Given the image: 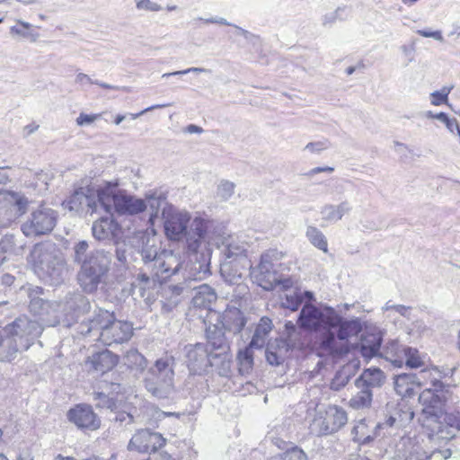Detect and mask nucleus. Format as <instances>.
<instances>
[{
  "mask_svg": "<svg viewBox=\"0 0 460 460\" xmlns=\"http://www.w3.org/2000/svg\"><path fill=\"white\" fill-rule=\"evenodd\" d=\"M303 305L297 325L300 329L315 333L314 347L319 354L339 355L341 350L337 341H348L358 336L362 331V321L358 317L346 319L332 306L324 305L318 307L311 302L314 300L313 292L300 290Z\"/></svg>",
  "mask_w": 460,
  "mask_h": 460,
  "instance_id": "1",
  "label": "nucleus"
},
{
  "mask_svg": "<svg viewBox=\"0 0 460 460\" xmlns=\"http://www.w3.org/2000/svg\"><path fill=\"white\" fill-rule=\"evenodd\" d=\"M215 222L208 218L196 217L190 222L188 212H177L167 217L164 231L170 240L179 241L185 238L186 250L189 253H198L204 242H211V229Z\"/></svg>",
  "mask_w": 460,
  "mask_h": 460,
  "instance_id": "2",
  "label": "nucleus"
},
{
  "mask_svg": "<svg viewBox=\"0 0 460 460\" xmlns=\"http://www.w3.org/2000/svg\"><path fill=\"white\" fill-rule=\"evenodd\" d=\"M87 241H79L74 246V261L80 265L77 280L86 293H93L103 281L111 263V253L102 249L88 252Z\"/></svg>",
  "mask_w": 460,
  "mask_h": 460,
  "instance_id": "3",
  "label": "nucleus"
},
{
  "mask_svg": "<svg viewBox=\"0 0 460 460\" xmlns=\"http://www.w3.org/2000/svg\"><path fill=\"white\" fill-rule=\"evenodd\" d=\"M43 332L36 320L20 316L0 329V361L11 362L18 352L27 350Z\"/></svg>",
  "mask_w": 460,
  "mask_h": 460,
  "instance_id": "4",
  "label": "nucleus"
},
{
  "mask_svg": "<svg viewBox=\"0 0 460 460\" xmlns=\"http://www.w3.org/2000/svg\"><path fill=\"white\" fill-rule=\"evenodd\" d=\"M34 270L39 277L52 286L64 279L66 266L56 244L50 242L37 243L31 252Z\"/></svg>",
  "mask_w": 460,
  "mask_h": 460,
  "instance_id": "5",
  "label": "nucleus"
},
{
  "mask_svg": "<svg viewBox=\"0 0 460 460\" xmlns=\"http://www.w3.org/2000/svg\"><path fill=\"white\" fill-rule=\"evenodd\" d=\"M282 254L277 250H269L262 253L259 264L252 268L251 276L258 286L267 291L276 288L279 278V261Z\"/></svg>",
  "mask_w": 460,
  "mask_h": 460,
  "instance_id": "6",
  "label": "nucleus"
},
{
  "mask_svg": "<svg viewBox=\"0 0 460 460\" xmlns=\"http://www.w3.org/2000/svg\"><path fill=\"white\" fill-rule=\"evenodd\" d=\"M191 270H195V272H190L188 274V291H194L192 305L196 308L210 310L211 305L217 301V298L215 290L207 284L192 286V282L201 280L208 274H210L209 264L199 263L198 268L194 267V269H191Z\"/></svg>",
  "mask_w": 460,
  "mask_h": 460,
  "instance_id": "7",
  "label": "nucleus"
},
{
  "mask_svg": "<svg viewBox=\"0 0 460 460\" xmlns=\"http://www.w3.org/2000/svg\"><path fill=\"white\" fill-rule=\"evenodd\" d=\"M185 357L187 367L194 375H201L209 367H215L220 375H225L227 372L222 370L217 358H212V353L208 349V345L204 343L185 346Z\"/></svg>",
  "mask_w": 460,
  "mask_h": 460,
  "instance_id": "8",
  "label": "nucleus"
},
{
  "mask_svg": "<svg viewBox=\"0 0 460 460\" xmlns=\"http://www.w3.org/2000/svg\"><path fill=\"white\" fill-rule=\"evenodd\" d=\"M208 349L212 358H217L223 371H228L231 362L230 343L225 332L218 324H212L206 329Z\"/></svg>",
  "mask_w": 460,
  "mask_h": 460,
  "instance_id": "9",
  "label": "nucleus"
},
{
  "mask_svg": "<svg viewBox=\"0 0 460 460\" xmlns=\"http://www.w3.org/2000/svg\"><path fill=\"white\" fill-rule=\"evenodd\" d=\"M382 356L397 367H402L405 364L409 368H418L423 365L417 349L403 345L397 341H389Z\"/></svg>",
  "mask_w": 460,
  "mask_h": 460,
  "instance_id": "10",
  "label": "nucleus"
},
{
  "mask_svg": "<svg viewBox=\"0 0 460 460\" xmlns=\"http://www.w3.org/2000/svg\"><path fill=\"white\" fill-rule=\"evenodd\" d=\"M57 220L58 213L54 209L41 207L22 225V231L27 237L47 234L53 230Z\"/></svg>",
  "mask_w": 460,
  "mask_h": 460,
  "instance_id": "11",
  "label": "nucleus"
},
{
  "mask_svg": "<svg viewBox=\"0 0 460 460\" xmlns=\"http://www.w3.org/2000/svg\"><path fill=\"white\" fill-rule=\"evenodd\" d=\"M447 393L445 384L437 379H430V386L426 387L419 395V402L423 406V412L438 418L447 402Z\"/></svg>",
  "mask_w": 460,
  "mask_h": 460,
  "instance_id": "12",
  "label": "nucleus"
},
{
  "mask_svg": "<svg viewBox=\"0 0 460 460\" xmlns=\"http://www.w3.org/2000/svg\"><path fill=\"white\" fill-rule=\"evenodd\" d=\"M348 421L346 411L337 405L329 406L323 416L315 418L311 424L312 432L327 436L340 430Z\"/></svg>",
  "mask_w": 460,
  "mask_h": 460,
  "instance_id": "13",
  "label": "nucleus"
},
{
  "mask_svg": "<svg viewBox=\"0 0 460 460\" xmlns=\"http://www.w3.org/2000/svg\"><path fill=\"white\" fill-rule=\"evenodd\" d=\"M68 325L77 323L79 319L91 310L90 300L79 291L68 292L60 304Z\"/></svg>",
  "mask_w": 460,
  "mask_h": 460,
  "instance_id": "14",
  "label": "nucleus"
},
{
  "mask_svg": "<svg viewBox=\"0 0 460 460\" xmlns=\"http://www.w3.org/2000/svg\"><path fill=\"white\" fill-rule=\"evenodd\" d=\"M431 376V370L422 369L418 374L401 373L394 376V390L402 398H411L415 394V388L428 384Z\"/></svg>",
  "mask_w": 460,
  "mask_h": 460,
  "instance_id": "15",
  "label": "nucleus"
},
{
  "mask_svg": "<svg viewBox=\"0 0 460 460\" xmlns=\"http://www.w3.org/2000/svg\"><path fill=\"white\" fill-rule=\"evenodd\" d=\"M100 391L93 393L95 406L101 409L115 411L119 408L118 395L122 392V385L118 381L104 378L99 382Z\"/></svg>",
  "mask_w": 460,
  "mask_h": 460,
  "instance_id": "16",
  "label": "nucleus"
},
{
  "mask_svg": "<svg viewBox=\"0 0 460 460\" xmlns=\"http://www.w3.org/2000/svg\"><path fill=\"white\" fill-rule=\"evenodd\" d=\"M182 268L181 257L170 250L160 251L159 257L150 271L161 282L177 274Z\"/></svg>",
  "mask_w": 460,
  "mask_h": 460,
  "instance_id": "17",
  "label": "nucleus"
},
{
  "mask_svg": "<svg viewBox=\"0 0 460 460\" xmlns=\"http://www.w3.org/2000/svg\"><path fill=\"white\" fill-rule=\"evenodd\" d=\"M143 384L146 390L158 400L170 399L176 392L173 379L147 370L145 373Z\"/></svg>",
  "mask_w": 460,
  "mask_h": 460,
  "instance_id": "18",
  "label": "nucleus"
},
{
  "mask_svg": "<svg viewBox=\"0 0 460 460\" xmlns=\"http://www.w3.org/2000/svg\"><path fill=\"white\" fill-rule=\"evenodd\" d=\"M165 438L162 434L149 429L138 430L131 438L128 448L139 453H152L165 445Z\"/></svg>",
  "mask_w": 460,
  "mask_h": 460,
  "instance_id": "19",
  "label": "nucleus"
},
{
  "mask_svg": "<svg viewBox=\"0 0 460 460\" xmlns=\"http://www.w3.org/2000/svg\"><path fill=\"white\" fill-rule=\"evenodd\" d=\"M161 281L151 272H139L131 283V291L134 296L142 298L147 305H151L157 296V285Z\"/></svg>",
  "mask_w": 460,
  "mask_h": 460,
  "instance_id": "20",
  "label": "nucleus"
},
{
  "mask_svg": "<svg viewBox=\"0 0 460 460\" xmlns=\"http://www.w3.org/2000/svg\"><path fill=\"white\" fill-rule=\"evenodd\" d=\"M67 419L79 429L93 431L101 427V420L92 406L77 404L67 411Z\"/></svg>",
  "mask_w": 460,
  "mask_h": 460,
  "instance_id": "21",
  "label": "nucleus"
},
{
  "mask_svg": "<svg viewBox=\"0 0 460 460\" xmlns=\"http://www.w3.org/2000/svg\"><path fill=\"white\" fill-rule=\"evenodd\" d=\"M133 335L132 323L127 321L115 320L99 333V340L105 346L121 344L130 340Z\"/></svg>",
  "mask_w": 460,
  "mask_h": 460,
  "instance_id": "22",
  "label": "nucleus"
},
{
  "mask_svg": "<svg viewBox=\"0 0 460 460\" xmlns=\"http://www.w3.org/2000/svg\"><path fill=\"white\" fill-rule=\"evenodd\" d=\"M92 234L98 241H117L122 234V228L112 217L106 216L93 222Z\"/></svg>",
  "mask_w": 460,
  "mask_h": 460,
  "instance_id": "23",
  "label": "nucleus"
},
{
  "mask_svg": "<svg viewBox=\"0 0 460 460\" xmlns=\"http://www.w3.org/2000/svg\"><path fill=\"white\" fill-rule=\"evenodd\" d=\"M116 320L113 313L109 312L102 308H98L94 311L93 315L87 321H82L77 330L82 335H88L93 331L99 332L103 331L106 327H109Z\"/></svg>",
  "mask_w": 460,
  "mask_h": 460,
  "instance_id": "24",
  "label": "nucleus"
},
{
  "mask_svg": "<svg viewBox=\"0 0 460 460\" xmlns=\"http://www.w3.org/2000/svg\"><path fill=\"white\" fill-rule=\"evenodd\" d=\"M217 324L224 331L237 334L244 328L246 318L237 307L228 306L222 314L217 315Z\"/></svg>",
  "mask_w": 460,
  "mask_h": 460,
  "instance_id": "25",
  "label": "nucleus"
},
{
  "mask_svg": "<svg viewBox=\"0 0 460 460\" xmlns=\"http://www.w3.org/2000/svg\"><path fill=\"white\" fill-rule=\"evenodd\" d=\"M117 363L118 357L110 350L104 349L88 357L85 366L90 369L102 373V379H108L109 372L112 370Z\"/></svg>",
  "mask_w": 460,
  "mask_h": 460,
  "instance_id": "26",
  "label": "nucleus"
},
{
  "mask_svg": "<svg viewBox=\"0 0 460 460\" xmlns=\"http://www.w3.org/2000/svg\"><path fill=\"white\" fill-rule=\"evenodd\" d=\"M117 184L107 182L103 188L94 190L91 188V199L94 204H91V214L96 212L99 208L110 212L111 206H114V199L119 194H116Z\"/></svg>",
  "mask_w": 460,
  "mask_h": 460,
  "instance_id": "27",
  "label": "nucleus"
},
{
  "mask_svg": "<svg viewBox=\"0 0 460 460\" xmlns=\"http://www.w3.org/2000/svg\"><path fill=\"white\" fill-rule=\"evenodd\" d=\"M188 276H184V282L177 285L164 287L162 290V310L165 313L172 312L182 300L188 292Z\"/></svg>",
  "mask_w": 460,
  "mask_h": 460,
  "instance_id": "28",
  "label": "nucleus"
},
{
  "mask_svg": "<svg viewBox=\"0 0 460 460\" xmlns=\"http://www.w3.org/2000/svg\"><path fill=\"white\" fill-rule=\"evenodd\" d=\"M114 208L119 215H137L146 209V203L145 199L119 194L114 199Z\"/></svg>",
  "mask_w": 460,
  "mask_h": 460,
  "instance_id": "29",
  "label": "nucleus"
},
{
  "mask_svg": "<svg viewBox=\"0 0 460 460\" xmlns=\"http://www.w3.org/2000/svg\"><path fill=\"white\" fill-rule=\"evenodd\" d=\"M246 252L247 249L244 243L234 241L232 238L227 240L222 249V254L225 259L221 264V272H225L229 265L235 261L246 259Z\"/></svg>",
  "mask_w": 460,
  "mask_h": 460,
  "instance_id": "30",
  "label": "nucleus"
},
{
  "mask_svg": "<svg viewBox=\"0 0 460 460\" xmlns=\"http://www.w3.org/2000/svg\"><path fill=\"white\" fill-rule=\"evenodd\" d=\"M385 380L384 372L377 367H369L360 374L355 380V386L357 388L369 389L372 391L374 388H379L383 385Z\"/></svg>",
  "mask_w": 460,
  "mask_h": 460,
  "instance_id": "31",
  "label": "nucleus"
},
{
  "mask_svg": "<svg viewBox=\"0 0 460 460\" xmlns=\"http://www.w3.org/2000/svg\"><path fill=\"white\" fill-rule=\"evenodd\" d=\"M91 199V188H79L66 200V207L71 211L83 212L86 208V213H91V204H94Z\"/></svg>",
  "mask_w": 460,
  "mask_h": 460,
  "instance_id": "32",
  "label": "nucleus"
},
{
  "mask_svg": "<svg viewBox=\"0 0 460 460\" xmlns=\"http://www.w3.org/2000/svg\"><path fill=\"white\" fill-rule=\"evenodd\" d=\"M176 359L172 352L166 351L160 358H156L154 364L147 368V371L155 373L174 380Z\"/></svg>",
  "mask_w": 460,
  "mask_h": 460,
  "instance_id": "33",
  "label": "nucleus"
},
{
  "mask_svg": "<svg viewBox=\"0 0 460 460\" xmlns=\"http://www.w3.org/2000/svg\"><path fill=\"white\" fill-rule=\"evenodd\" d=\"M27 295L30 299L29 309L34 315H41L48 311L49 302L42 298L44 289L38 286H29L26 288Z\"/></svg>",
  "mask_w": 460,
  "mask_h": 460,
  "instance_id": "34",
  "label": "nucleus"
},
{
  "mask_svg": "<svg viewBox=\"0 0 460 460\" xmlns=\"http://www.w3.org/2000/svg\"><path fill=\"white\" fill-rule=\"evenodd\" d=\"M382 342L383 337L379 332L367 333L360 343L361 356L369 359L376 357L379 354Z\"/></svg>",
  "mask_w": 460,
  "mask_h": 460,
  "instance_id": "35",
  "label": "nucleus"
},
{
  "mask_svg": "<svg viewBox=\"0 0 460 460\" xmlns=\"http://www.w3.org/2000/svg\"><path fill=\"white\" fill-rule=\"evenodd\" d=\"M352 210L349 201L343 200L338 205L325 204L321 208L322 218L324 221L336 223L340 221L344 215L349 214Z\"/></svg>",
  "mask_w": 460,
  "mask_h": 460,
  "instance_id": "36",
  "label": "nucleus"
},
{
  "mask_svg": "<svg viewBox=\"0 0 460 460\" xmlns=\"http://www.w3.org/2000/svg\"><path fill=\"white\" fill-rule=\"evenodd\" d=\"M272 322L268 317H262L257 324L254 333L250 341L251 347L262 349L267 343L269 334L272 330Z\"/></svg>",
  "mask_w": 460,
  "mask_h": 460,
  "instance_id": "37",
  "label": "nucleus"
},
{
  "mask_svg": "<svg viewBox=\"0 0 460 460\" xmlns=\"http://www.w3.org/2000/svg\"><path fill=\"white\" fill-rule=\"evenodd\" d=\"M289 350L276 339L273 342H268L266 347V359L271 366L281 365L288 356Z\"/></svg>",
  "mask_w": 460,
  "mask_h": 460,
  "instance_id": "38",
  "label": "nucleus"
},
{
  "mask_svg": "<svg viewBox=\"0 0 460 460\" xmlns=\"http://www.w3.org/2000/svg\"><path fill=\"white\" fill-rule=\"evenodd\" d=\"M456 437V431L445 420L437 421L429 433V439L434 443H447Z\"/></svg>",
  "mask_w": 460,
  "mask_h": 460,
  "instance_id": "39",
  "label": "nucleus"
},
{
  "mask_svg": "<svg viewBox=\"0 0 460 460\" xmlns=\"http://www.w3.org/2000/svg\"><path fill=\"white\" fill-rule=\"evenodd\" d=\"M0 200H4L13 206L16 210V214L23 215L29 204V200L23 195L7 190H0Z\"/></svg>",
  "mask_w": 460,
  "mask_h": 460,
  "instance_id": "40",
  "label": "nucleus"
},
{
  "mask_svg": "<svg viewBox=\"0 0 460 460\" xmlns=\"http://www.w3.org/2000/svg\"><path fill=\"white\" fill-rule=\"evenodd\" d=\"M351 16V7L348 5L338 6L333 12L323 15L322 25L325 28L332 27L337 22L347 21Z\"/></svg>",
  "mask_w": 460,
  "mask_h": 460,
  "instance_id": "41",
  "label": "nucleus"
},
{
  "mask_svg": "<svg viewBox=\"0 0 460 460\" xmlns=\"http://www.w3.org/2000/svg\"><path fill=\"white\" fill-rule=\"evenodd\" d=\"M12 35L19 36L34 42L39 38V33L32 29V25L27 22L18 21L17 24L10 28Z\"/></svg>",
  "mask_w": 460,
  "mask_h": 460,
  "instance_id": "42",
  "label": "nucleus"
},
{
  "mask_svg": "<svg viewBox=\"0 0 460 460\" xmlns=\"http://www.w3.org/2000/svg\"><path fill=\"white\" fill-rule=\"evenodd\" d=\"M305 236L309 242L323 252H328V243L325 235L317 227L309 226L306 228Z\"/></svg>",
  "mask_w": 460,
  "mask_h": 460,
  "instance_id": "43",
  "label": "nucleus"
},
{
  "mask_svg": "<svg viewBox=\"0 0 460 460\" xmlns=\"http://www.w3.org/2000/svg\"><path fill=\"white\" fill-rule=\"evenodd\" d=\"M128 368L143 371L147 367V359L137 349L128 350L124 357Z\"/></svg>",
  "mask_w": 460,
  "mask_h": 460,
  "instance_id": "44",
  "label": "nucleus"
},
{
  "mask_svg": "<svg viewBox=\"0 0 460 460\" xmlns=\"http://www.w3.org/2000/svg\"><path fill=\"white\" fill-rule=\"evenodd\" d=\"M358 392L349 400V405L355 410L367 408L371 405L373 394L369 389L358 388Z\"/></svg>",
  "mask_w": 460,
  "mask_h": 460,
  "instance_id": "45",
  "label": "nucleus"
},
{
  "mask_svg": "<svg viewBox=\"0 0 460 460\" xmlns=\"http://www.w3.org/2000/svg\"><path fill=\"white\" fill-rule=\"evenodd\" d=\"M146 207L151 208V217H157L160 208L166 202V195L162 191L150 190L146 194Z\"/></svg>",
  "mask_w": 460,
  "mask_h": 460,
  "instance_id": "46",
  "label": "nucleus"
},
{
  "mask_svg": "<svg viewBox=\"0 0 460 460\" xmlns=\"http://www.w3.org/2000/svg\"><path fill=\"white\" fill-rule=\"evenodd\" d=\"M302 304L303 297L300 296V289L290 291L281 297V306L292 312L297 311Z\"/></svg>",
  "mask_w": 460,
  "mask_h": 460,
  "instance_id": "47",
  "label": "nucleus"
},
{
  "mask_svg": "<svg viewBox=\"0 0 460 460\" xmlns=\"http://www.w3.org/2000/svg\"><path fill=\"white\" fill-rule=\"evenodd\" d=\"M269 460H308V458L302 448L293 446L283 453L271 456Z\"/></svg>",
  "mask_w": 460,
  "mask_h": 460,
  "instance_id": "48",
  "label": "nucleus"
},
{
  "mask_svg": "<svg viewBox=\"0 0 460 460\" xmlns=\"http://www.w3.org/2000/svg\"><path fill=\"white\" fill-rule=\"evenodd\" d=\"M160 252L155 245H148L147 243L142 247L141 256L146 270H150L152 267L156 264V259L159 257Z\"/></svg>",
  "mask_w": 460,
  "mask_h": 460,
  "instance_id": "49",
  "label": "nucleus"
},
{
  "mask_svg": "<svg viewBox=\"0 0 460 460\" xmlns=\"http://www.w3.org/2000/svg\"><path fill=\"white\" fill-rule=\"evenodd\" d=\"M367 425L365 420H360L358 425L352 429L353 440L360 445H368L374 440V436L367 434Z\"/></svg>",
  "mask_w": 460,
  "mask_h": 460,
  "instance_id": "50",
  "label": "nucleus"
},
{
  "mask_svg": "<svg viewBox=\"0 0 460 460\" xmlns=\"http://www.w3.org/2000/svg\"><path fill=\"white\" fill-rule=\"evenodd\" d=\"M119 408L115 411H111L114 417L112 420L120 424H129L134 421V417L131 412L128 411V406L126 404H122V401L119 400Z\"/></svg>",
  "mask_w": 460,
  "mask_h": 460,
  "instance_id": "51",
  "label": "nucleus"
},
{
  "mask_svg": "<svg viewBox=\"0 0 460 460\" xmlns=\"http://www.w3.org/2000/svg\"><path fill=\"white\" fill-rule=\"evenodd\" d=\"M454 86H444L439 91H435L430 93V102L434 106L446 104L448 102V95L453 90Z\"/></svg>",
  "mask_w": 460,
  "mask_h": 460,
  "instance_id": "52",
  "label": "nucleus"
},
{
  "mask_svg": "<svg viewBox=\"0 0 460 460\" xmlns=\"http://www.w3.org/2000/svg\"><path fill=\"white\" fill-rule=\"evenodd\" d=\"M279 343L282 346H285L289 351L299 349L303 346V342L301 341V332L297 330L296 335H292L290 332L288 335H286L285 338L278 339Z\"/></svg>",
  "mask_w": 460,
  "mask_h": 460,
  "instance_id": "53",
  "label": "nucleus"
},
{
  "mask_svg": "<svg viewBox=\"0 0 460 460\" xmlns=\"http://www.w3.org/2000/svg\"><path fill=\"white\" fill-rule=\"evenodd\" d=\"M253 349H255V347H251V344L249 343L243 349H241L238 352L237 358L241 365L247 367H252L253 363Z\"/></svg>",
  "mask_w": 460,
  "mask_h": 460,
  "instance_id": "54",
  "label": "nucleus"
},
{
  "mask_svg": "<svg viewBox=\"0 0 460 460\" xmlns=\"http://www.w3.org/2000/svg\"><path fill=\"white\" fill-rule=\"evenodd\" d=\"M234 192V184L229 181H222L217 187V196L227 200Z\"/></svg>",
  "mask_w": 460,
  "mask_h": 460,
  "instance_id": "55",
  "label": "nucleus"
},
{
  "mask_svg": "<svg viewBox=\"0 0 460 460\" xmlns=\"http://www.w3.org/2000/svg\"><path fill=\"white\" fill-rule=\"evenodd\" d=\"M15 245V238L13 234H5L0 240V251L4 253L13 252Z\"/></svg>",
  "mask_w": 460,
  "mask_h": 460,
  "instance_id": "56",
  "label": "nucleus"
},
{
  "mask_svg": "<svg viewBox=\"0 0 460 460\" xmlns=\"http://www.w3.org/2000/svg\"><path fill=\"white\" fill-rule=\"evenodd\" d=\"M444 420L453 428V429L460 430V410L456 409L445 414Z\"/></svg>",
  "mask_w": 460,
  "mask_h": 460,
  "instance_id": "57",
  "label": "nucleus"
},
{
  "mask_svg": "<svg viewBox=\"0 0 460 460\" xmlns=\"http://www.w3.org/2000/svg\"><path fill=\"white\" fill-rule=\"evenodd\" d=\"M438 120L443 122L451 133H454L455 128H457V119L456 118H449L446 112H438Z\"/></svg>",
  "mask_w": 460,
  "mask_h": 460,
  "instance_id": "58",
  "label": "nucleus"
},
{
  "mask_svg": "<svg viewBox=\"0 0 460 460\" xmlns=\"http://www.w3.org/2000/svg\"><path fill=\"white\" fill-rule=\"evenodd\" d=\"M137 8L139 10H147L152 12H158L162 9L161 5L150 0H140L137 3Z\"/></svg>",
  "mask_w": 460,
  "mask_h": 460,
  "instance_id": "59",
  "label": "nucleus"
},
{
  "mask_svg": "<svg viewBox=\"0 0 460 460\" xmlns=\"http://www.w3.org/2000/svg\"><path fill=\"white\" fill-rule=\"evenodd\" d=\"M362 227L364 230L367 231H376L381 229L382 227V222L379 217H376L375 219H365L361 222Z\"/></svg>",
  "mask_w": 460,
  "mask_h": 460,
  "instance_id": "60",
  "label": "nucleus"
},
{
  "mask_svg": "<svg viewBox=\"0 0 460 460\" xmlns=\"http://www.w3.org/2000/svg\"><path fill=\"white\" fill-rule=\"evenodd\" d=\"M116 265L117 267L126 269L128 267V255L127 251L123 248L118 247L115 252Z\"/></svg>",
  "mask_w": 460,
  "mask_h": 460,
  "instance_id": "61",
  "label": "nucleus"
},
{
  "mask_svg": "<svg viewBox=\"0 0 460 460\" xmlns=\"http://www.w3.org/2000/svg\"><path fill=\"white\" fill-rule=\"evenodd\" d=\"M99 117L98 114H86V113H80L79 116L76 119V123L79 126H84V125H90L93 123L97 118Z\"/></svg>",
  "mask_w": 460,
  "mask_h": 460,
  "instance_id": "62",
  "label": "nucleus"
},
{
  "mask_svg": "<svg viewBox=\"0 0 460 460\" xmlns=\"http://www.w3.org/2000/svg\"><path fill=\"white\" fill-rule=\"evenodd\" d=\"M417 33L422 37L433 38L441 42L444 40L440 31L419 30Z\"/></svg>",
  "mask_w": 460,
  "mask_h": 460,
  "instance_id": "63",
  "label": "nucleus"
},
{
  "mask_svg": "<svg viewBox=\"0 0 460 460\" xmlns=\"http://www.w3.org/2000/svg\"><path fill=\"white\" fill-rule=\"evenodd\" d=\"M430 456H427L424 452L417 450L411 451L405 457L404 460H431Z\"/></svg>",
  "mask_w": 460,
  "mask_h": 460,
  "instance_id": "64",
  "label": "nucleus"
}]
</instances>
